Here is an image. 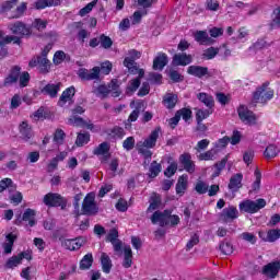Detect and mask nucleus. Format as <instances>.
Listing matches in <instances>:
<instances>
[{
	"label": "nucleus",
	"instance_id": "obj_1",
	"mask_svg": "<svg viewBox=\"0 0 280 280\" xmlns=\"http://www.w3.org/2000/svg\"><path fill=\"white\" fill-rule=\"evenodd\" d=\"M19 0H7L0 7V14L8 16V19H21L27 12V2H22L16 7ZM14 8H16L14 10ZM14 10V11H12Z\"/></svg>",
	"mask_w": 280,
	"mask_h": 280
},
{
	"label": "nucleus",
	"instance_id": "obj_2",
	"mask_svg": "<svg viewBox=\"0 0 280 280\" xmlns=\"http://www.w3.org/2000/svg\"><path fill=\"white\" fill-rule=\"evenodd\" d=\"M152 224H159L162 229L163 226H178L180 224V217L177 214H172V210L159 211L156 210L151 215Z\"/></svg>",
	"mask_w": 280,
	"mask_h": 280
},
{
	"label": "nucleus",
	"instance_id": "obj_3",
	"mask_svg": "<svg viewBox=\"0 0 280 280\" xmlns=\"http://www.w3.org/2000/svg\"><path fill=\"white\" fill-rule=\"evenodd\" d=\"M141 58V51H138L136 49H131L128 52V57L124 60V66L128 69L129 73H132V75H140V78H143L145 75V71L143 69H139V66H137L136 60H139Z\"/></svg>",
	"mask_w": 280,
	"mask_h": 280
},
{
	"label": "nucleus",
	"instance_id": "obj_4",
	"mask_svg": "<svg viewBox=\"0 0 280 280\" xmlns=\"http://www.w3.org/2000/svg\"><path fill=\"white\" fill-rule=\"evenodd\" d=\"M267 202L266 199L259 198L254 200L247 199L240 203V211H244V213H257L261 211L266 207Z\"/></svg>",
	"mask_w": 280,
	"mask_h": 280
},
{
	"label": "nucleus",
	"instance_id": "obj_5",
	"mask_svg": "<svg viewBox=\"0 0 280 280\" xmlns=\"http://www.w3.org/2000/svg\"><path fill=\"white\" fill-rule=\"evenodd\" d=\"M80 215H97L100 208L95 203V195L88 194L83 199L82 209Z\"/></svg>",
	"mask_w": 280,
	"mask_h": 280
},
{
	"label": "nucleus",
	"instance_id": "obj_6",
	"mask_svg": "<svg viewBox=\"0 0 280 280\" xmlns=\"http://www.w3.org/2000/svg\"><path fill=\"white\" fill-rule=\"evenodd\" d=\"M44 205L46 207H60L67 209V199L60 196V194L48 192L44 196Z\"/></svg>",
	"mask_w": 280,
	"mask_h": 280
},
{
	"label": "nucleus",
	"instance_id": "obj_7",
	"mask_svg": "<svg viewBox=\"0 0 280 280\" xmlns=\"http://www.w3.org/2000/svg\"><path fill=\"white\" fill-rule=\"evenodd\" d=\"M28 67L32 69H34V67H38L40 73H49V69H51V61H49L47 57H43V55H37L31 59Z\"/></svg>",
	"mask_w": 280,
	"mask_h": 280
},
{
	"label": "nucleus",
	"instance_id": "obj_8",
	"mask_svg": "<svg viewBox=\"0 0 280 280\" xmlns=\"http://www.w3.org/2000/svg\"><path fill=\"white\" fill-rule=\"evenodd\" d=\"M118 237H119V231H117V229H112L107 234L106 242H110L114 248V252L117 255H119V257H121L124 242H121V240H119Z\"/></svg>",
	"mask_w": 280,
	"mask_h": 280
},
{
	"label": "nucleus",
	"instance_id": "obj_9",
	"mask_svg": "<svg viewBox=\"0 0 280 280\" xmlns=\"http://www.w3.org/2000/svg\"><path fill=\"white\" fill-rule=\"evenodd\" d=\"M238 117L241 121L244 124H248L249 126H255L257 124V116L245 105H240L237 108Z\"/></svg>",
	"mask_w": 280,
	"mask_h": 280
},
{
	"label": "nucleus",
	"instance_id": "obj_10",
	"mask_svg": "<svg viewBox=\"0 0 280 280\" xmlns=\"http://www.w3.org/2000/svg\"><path fill=\"white\" fill-rule=\"evenodd\" d=\"M280 260L271 261L262 267V275L267 279H277L279 277Z\"/></svg>",
	"mask_w": 280,
	"mask_h": 280
},
{
	"label": "nucleus",
	"instance_id": "obj_11",
	"mask_svg": "<svg viewBox=\"0 0 280 280\" xmlns=\"http://www.w3.org/2000/svg\"><path fill=\"white\" fill-rule=\"evenodd\" d=\"M240 212L235 206H230L224 208L221 213L219 214V220L221 222H233V220H237Z\"/></svg>",
	"mask_w": 280,
	"mask_h": 280
},
{
	"label": "nucleus",
	"instance_id": "obj_12",
	"mask_svg": "<svg viewBox=\"0 0 280 280\" xmlns=\"http://www.w3.org/2000/svg\"><path fill=\"white\" fill-rule=\"evenodd\" d=\"M9 30L12 32V34L18 36H32V30H30V27H27V25L21 21L9 24Z\"/></svg>",
	"mask_w": 280,
	"mask_h": 280
},
{
	"label": "nucleus",
	"instance_id": "obj_13",
	"mask_svg": "<svg viewBox=\"0 0 280 280\" xmlns=\"http://www.w3.org/2000/svg\"><path fill=\"white\" fill-rule=\"evenodd\" d=\"M22 222H28V226H36V211L27 208L24 211L22 219L15 220L16 226H21Z\"/></svg>",
	"mask_w": 280,
	"mask_h": 280
},
{
	"label": "nucleus",
	"instance_id": "obj_14",
	"mask_svg": "<svg viewBox=\"0 0 280 280\" xmlns=\"http://www.w3.org/2000/svg\"><path fill=\"white\" fill-rule=\"evenodd\" d=\"M187 74L188 75H194L195 78H211V73H209V68L202 67V66H189L187 68Z\"/></svg>",
	"mask_w": 280,
	"mask_h": 280
},
{
	"label": "nucleus",
	"instance_id": "obj_15",
	"mask_svg": "<svg viewBox=\"0 0 280 280\" xmlns=\"http://www.w3.org/2000/svg\"><path fill=\"white\" fill-rule=\"evenodd\" d=\"M179 163L183 165L185 172L188 174H194L196 172V163L191 161L190 153H183L179 155Z\"/></svg>",
	"mask_w": 280,
	"mask_h": 280
},
{
	"label": "nucleus",
	"instance_id": "obj_16",
	"mask_svg": "<svg viewBox=\"0 0 280 280\" xmlns=\"http://www.w3.org/2000/svg\"><path fill=\"white\" fill-rule=\"evenodd\" d=\"M191 61H192L191 55L179 52L173 56L172 65L173 67H187V65H191Z\"/></svg>",
	"mask_w": 280,
	"mask_h": 280
},
{
	"label": "nucleus",
	"instance_id": "obj_17",
	"mask_svg": "<svg viewBox=\"0 0 280 280\" xmlns=\"http://www.w3.org/2000/svg\"><path fill=\"white\" fill-rule=\"evenodd\" d=\"M20 75L21 67L13 66L9 72V75L3 81V86H12V84H16V82H19Z\"/></svg>",
	"mask_w": 280,
	"mask_h": 280
},
{
	"label": "nucleus",
	"instance_id": "obj_18",
	"mask_svg": "<svg viewBox=\"0 0 280 280\" xmlns=\"http://www.w3.org/2000/svg\"><path fill=\"white\" fill-rule=\"evenodd\" d=\"M78 75L81 80H86V81L100 80V67H94L90 71L82 68L79 70Z\"/></svg>",
	"mask_w": 280,
	"mask_h": 280
},
{
	"label": "nucleus",
	"instance_id": "obj_19",
	"mask_svg": "<svg viewBox=\"0 0 280 280\" xmlns=\"http://www.w3.org/2000/svg\"><path fill=\"white\" fill-rule=\"evenodd\" d=\"M270 86V82H265L260 88L254 92L253 102L254 104H266V90Z\"/></svg>",
	"mask_w": 280,
	"mask_h": 280
},
{
	"label": "nucleus",
	"instance_id": "obj_20",
	"mask_svg": "<svg viewBox=\"0 0 280 280\" xmlns=\"http://www.w3.org/2000/svg\"><path fill=\"white\" fill-rule=\"evenodd\" d=\"M62 86V83H48L46 84L42 90V95H48V97L56 98L58 97V92L60 91V88Z\"/></svg>",
	"mask_w": 280,
	"mask_h": 280
},
{
	"label": "nucleus",
	"instance_id": "obj_21",
	"mask_svg": "<svg viewBox=\"0 0 280 280\" xmlns=\"http://www.w3.org/2000/svg\"><path fill=\"white\" fill-rule=\"evenodd\" d=\"M161 132V127L155 128L143 142H140V145L144 148H156V141H159V135Z\"/></svg>",
	"mask_w": 280,
	"mask_h": 280
},
{
	"label": "nucleus",
	"instance_id": "obj_22",
	"mask_svg": "<svg viewBox=\"0 0 280 280\" xmlns=\"http://www.w3.org/2000/svg\"><path fill=\"white\" fill-rule=\"evenodd\" d=\"M243 178L244 175L242 173H237L230 178L228 187L232 194H236V191H240V189H242Z\"/></svg>",
	"mask_w": 280,
	"mask_h": 280
},
{
	"label": "nucleus",
	"instance_id": "obj_23",
	"mask_svg": "<svg viewBox=\"0 0 280 280\" xmlns=\"http://www.w3.org/2000/svg\"><path fill=\"white\" fill-rule=\"evenodd\" d=\"M167 62H170L167 55L165 52H159L153 60L154 71H163L167 67Z\"/></svg>",
	"mask_w": 280,
	"mask_h": 280
},
{
	"label": "nucleus",
	"instance_id": "obj_24",
	"mask_svg": "<svg viewBox=\"0 0 280 280\" xmlns=\"http://www.w3.org/2000/svg\"><path fill=\"white\" fill-rule=\"evenodd\" d=\"M68 122L70 126H75L77 128H88V130H93L94 126L91 122H86L84 118L79 116H72L69 118Z\"/></svg>",
	"mask_w": 280,
	"mask_h": 280
},
{
	"label": "nucleus",
	"instance_id": "obj_25",
	"mask_svg": "<svg viewBox=\"0 0 280 280\" xmlns=\"http://www.w3.org/2000/svg\"><path fill=\"white\" fill-rule=\"evenodd\" d=\"M260 240L262 242H277L280 238V231L279 230H269L268 232L260 231L258 233Z\"/></svg>",
	"mask_w": 280,
	"mask_h": 280
},
{
	"label": "nucleus",
	"instance_id": "obj_26",
	"mask_svg": "<svg viewBox=\"0 0 280 280\" xmlns=\"http://www.w3.org/2000/svg\"><path fill=\"white\" fill-rule=\"evenodd\" d=\"M19 132H20L22 139H24V141H30V139H32V137H34V131L32 130V126H30V124H27V121H22L20 124Z\"/></svg>",
	"mask_w": 280,
	"mask_h": 280
},
{
	"label": "nucleus",
	"instance_id": "obj_27",
	"mask_svg": "<svg viewBox=\"0 0 280 280\" xmlns=\"http://www.w3.org/2000/svg\"><path fill=\"white\" fill-rule=\"evenodd\" d=\"M75 95V88L74 86H70L68 89H66L61 96L59 97L58 101V106H65V104H67V102H71V100H73V96Z\"/></svg>",
	"mask_w": 280,
	"mask_h": 280
},
{
	"label": "nucleus",
	"instance_id": "obj_28",
	"mask_svg": "<svg viewBox=\"0 0 280 280\" xmlns=\"http://www.w3.org/2000/svg\"><path fill=\"white\" fill-rule=\"evenodd\" d=\"M138 153L144 159L143 165L148 167L150 165V161H152V152L151 148L144 147L143 144H137Z\"/></svg>",
	"mask_w": 280,
	"mask_h": 280
},
{
	"label": "nucleus",
	"instance_id": "obj_29",
	"mask_svg": "<svg viewBox=\"0 0 280 280\" xmlns=\"http://www.w3.org/2000/svg\"><path fill=\"white\" fill-rule=\"evenodd\" d=\"M194 38L199 45H213V39L209 37L207 31H197Z\"/></svg>",
	"mask_w": 280,
	"mask_h": 280
},
{
	"label": "nucleus",
	"instance_id": "obj_30",
	"mask_svg": "<svg viewBox=\"0 0 280 280\" xmlns=\"http://www.w3.org/2000/svg\"><path fill=\"white\" fill-rule=\"evenodd\" d=\"M14 242H16V235L14 233H9L5 236V242L2 244L4 255L12 254V248H14Z\"/></svg>",
	"mask_w": 280,
	"mask_h": 280
},
{
	"label": "nucleus",
	"instance_id": "obj_31",
	"mask_svg": "<svg viewBox=\"0 0 280 280\" xmlns=\"http://www.w3.org/2000/svg\"><path fill=\"white\" fill-rule=\"evenodd\" d=\"M163 104L165 108H168V110H172V108L176 107V104H178V95L174 93H167L163 97Z\"/></svg>",
	"mask_w": 280,
	"mask_h": 280
},
{
	"label": "nucleus",
	"instance_id": "obj_32",
	"mask_svg": "<svg viewBox=\"0 0 280 280\" xmlns=\"http://www.w3.org/2000/svg\"><path fill=\"white\" fill-rule=\"evenodd\" d=\"M110 152V145H108V142L101 143L96 149H94L93 154L96 156H104L105 161H108L110 155H106Z\"/></svg>",
	"mask_w": 280,
	"mask_h": 280
},
{
	"label": "nucleus",
	"instance_id": "obj_33",
	"mask_svg": "<svg viewBox=\"0 0 280 280\" xmlns=\"http://www.w3.org/2000/svg\"><path fill=\"white\" fill-rule=\"evenodd\" d=\"M122 268H132V248L130 245L124 247Z\"/></svg>",
	"mask_w": 280,
	"mask_h": 280
},
{
	"label": "nucleus",
	"instance_id": "obj_34",
	"mask_svg": "<svg viewBox=\"0 0 280 280\" xmlns=\"http://www.w3.org/2000/svg\"><path fill=\"white\" fill-rule=\"evenodd\" d=\"M101 265L103 272H105V275H110V270L113 269V260H110V257L106 255V253H103L101 256Z\"/></svg>",
	"mask_w": 280,
	"mask_h": 280
},
{
	"label": "nucleus",
	"instance_id": "obj_35",
	"mask_svg": "<svg viewBox=\"0 0 280 280\" xmlns=\"http://www.w3.org/2000/svg\"><path fill=\"white\" fill-rule=\"evenodd\" d=\"M197 98L199 100V102L205 104V106H207V108H213V106H215V101H213V96H211L205 92L197 94Z\"/></svg>",
	"mask_w": 280,
	"mask_h": 280
},
{
	"label": "nucleus",
	"instance_id": "obj_36",
	"mask_svg": "<svg viewBox=\"0 0 280 280\" xmlns=\"http://www.w3.org/2000/svg\"><path fill=\"white\" fill-rule=\"evenodd\" d=\"M60 0H37L35 2V10H45V8H51V5H58Z\"/></svg>",
	"mask_w": 280,
	"mask_h": 280
},
{
	"label": "nucleus",
	"instance_id": "obj_37",
	"mask_svg": "<svg viewBox=\"0 0 280 280\" xmlns=\"http://www.w3.org/2000/svg\"><path fill=\"white\" fill-rule=\"evenodd\" d=\"M270 45H275V42L268 44L266 39L260 38L249 47V51H261V49H266V47H270Z\"/></svg>",
	"mask_w": 280,
	"mask_h": 280
},
{
	"label": "nucleus",
	"instance_id": "obj_38",
	"mask_svg": "<svg viewBox=\"0 0 280 280\" xmlns=\"http://www.w3.org/2000/svg\"><path fill=\"white\" fill-rule=\"evenodd\" d=\"M187 175L179 176L177 184H176V194L183 196L185 191H187Z\"/></svg>",
	"mask_w": 280,
	"mask_h": 280
},
{
	"label": "nucleus",
	"instance_id": "obj_39",
	"mask_svg": "<svg viewBox=\"0 0 280 280\" xmlns=\"http://www.w3.org/2000/svg\"><path fill=\"white\" fill-rule=\"evenodd\" d=\"M161 208V196L154 195L151 197L150 206L147 209V213H152V211H156V209Z\"/></svg>",
	"mask_w": 280,
	"mask_h": 280
},
{
	"label": "nucleus",
	"instance_id": "obj_40",
	"mask_svg": "<svg viewBox=\"0 0 280 280\" xmlns=\"http://www.w3.org/2000/svg\"><path fill=\"white\" fill-rule=\"evenodd\" d=\"M279 152L280 150L278 149L277 145L269 144L264 152V156L265 159H275L279 155Z\"/></svg>",
	"mask_w": 280,
	"mask_h": 280
},
{
	"label": "nucleus",
	"instance_id": "obj_41",
	"mask_svg": "<svg viewBox=\"0 0 280 280\" xmlns=\"http://www.w3.org/2000/svg\"><path fill=\"white\" fill-rule=\"evenodd\" d=\"M162 168L161 163L153 161L149 168V178H156L161 174Z\"/></svg>",
	"mask_w": 280,
	"mask_h": 280
},
{
	"label": "nucleus",
	"instance_id": "obj_42",
	"mask_svg": "<svg viewBox=\"0 0 280 280\" xmlns=\"http://www.w3.org/2000/svg\"><path fill=\"white\" fill-rule=\"evenodd\" d=\"M93 266V254H86L80 261V270H89Z\"/></svg>",
	"mask_w": 280,
	"mask_h": 280
},
{
	"label": "nucleus",
	"instance_id": "obj_43",
	"mask_svg": "<svg viewBox=\"0 0 280 280\" xmlns=\"http://www.w3.org/2000/svg\"><path fill=\"white\" fill-rule=\"evenodd\" d=\"M48 23L49 22H47V20L35 19L32 23V27L37 30V32H45V30H47Z\"/></svg>",
	"mask_w": 280,
	"mask_h": 280
},
{
	"label": "nucleus",
	"instance_id": "obj_44",
	"mask_svg": "<svg viewBox=\"0 0 280 280\" xmlns=\"http://www.w3.org/2000/svg\"><path fill=\"white\" fill-rule=\"evenodd\" d=\"M20 264H21V258L19 257V255H15V256L10 257L7 260L4 268L7 270H13V268H16V266H20Z\"/></svg>",
	"mask_w": 280,
	"mask_h": 280
},
{
	"label": "nucleus",
	"instance_id": "obj_45",
	"mask_svg": "<svg viewBox=\"0 0 280 280\" xmlns=\"http://www.w3.org/2000/svg\"><path fill=\"white\" fill-rule=\"evenodd\" d=\"M65 137H67V133H65V130L57 129L54 133L52 141L56 143V145H62L65 143Z\"/></svg>",
	"mask_w": 280,
	"mask_h": 280
},
{
	"label": "nucleus",
	"instance_id": "obj_46",
	"mask_svg": "<svg viewBox=\"0 0 280 280\" xmlns=\"http://www.w3.org/2000/svg\"><path fill=\"white\" fill-rule=\"evenodd\" d=\"M89 141H91V135L89 132L78 133L75 144L79 148H82V145H85V143H89Z\"/></svg>",
	"mask_w": 280,
	"mask_h": 280
},
{
	"label": "nucleus",
	"instance_id": "obj_47",
	"mask_svg": "<svg viewBox=\"0 0 280 280\" xmlns=\"http://www.w3.org/2000/svg\"><path fill=\"white\" fill-rule=\"evenodd\" d=\"M215 154H218V149H211L199 154V161H213Z\"/></svg>",
	"mask_w": 280,
	"mask_h": 280
},
{
	"label": "nucleus",
	"instance_id": "obj_48",
	"mask_svg": "<svg viewBox=\"0 0 280 280\" xmlns=\"http://www.w3.org/2000/svg\"><path fill=\"white\" fill-rule=\"evenodd\" d=\"M229 161V158H223L220 162L214 164L215 171L213 173L214 177L220 176V174H222V170H224L226 167V163Z\"/></svg>",
	"mask_w": 280,
	"mask_h": 280
},
{
	"label": "nucleus",
	"instance_id": "obj_49",
	"mask_svg": "<svg viewBox=\"0 0 280 280\" xmlns=\"http://www.w3.org/2000/svg\"><path fill=\"white\" fill-rule=\"evenodd\" d=\"M8 36L3 37V32L0 31V56L2 58H5L8 56V48H5V45H8Z\"/></svg>",
	"mask_w": 280,
	"mask_h": 280
},
{
	"label": "nucleus",
	"instance_id": "obj_50",
	"mask_svg": "<svg viewBox=\"0 0 280 280\" xmlns=\"http://www.w3.org/2000/svg\"><path fill=\"white\" fill-rule=\"evenodd\" d=\"M94 95H96L97 97H107L108 93H110V88L106 86V85H98L94 91H93Z\"/></svg>",
	"mask_w": 280,
	"mask_h": 280
},
{
	"label": "nucleus",
	"instance_id": "obj_51",
	"mask_svg": "<svg viewBox=\"0 0 280 280\" xmlns=\"http://www.w3.org/2000/svg\"><path fill=\"white\" fill-rule=\"evenodd\" d=\"M141 78H143V77H140V74H138V78L129 81L127 91H129L130 93H135V91H137V89H139V86H141Z\"/></svg>",
	"mask_w": 280,
	"mask_h": 280
},
{
	"label": "nucleus",
	"instance_id": "obj_52",
	"mask_svg": "<svg viewBox=\"0 0 280 280\" xmlns=\"http://www.w3.org/2000/svg\"><path fill=\"white\" fill-rule=\"evenodd\" d=\"M176 113H177V115H179V119L182 117V119H184V121H186V122L189 121V119H191V117L194 115V113L187 107L178 109Z\"/></svg>",
	"mask_w": 280,
	"mask_h": 280
},
{
	"label": "nucleus",
	"instance_id": "obj_53",
	"mask_svg": "<svg viewBox=\"0 0 280 280\" xmlns=\"http://www.w3.org/2000/svg\"><path fill=\"white\" fill-rule=\"evenodd\" d=\"M217 54H220V49L215 47H210L205 50L202 56L203 58H206V60H213Z\"/></svg>",
	"mask_w": 280,
	"mask_h": 280
},
{
	"label": "nucleus",
	"instance_id": "obj_54",
	"mask_svg": "<svg viewBox=\"0 0 280 280\" xmlns=\"http://www.w3.org/2000/svg\"><path fill=\"white\" fill-rule=\"evenodd\" d=\"M178 170V163L176 162H172L167 168L164 171V176H167V178H172V176H174V174H176Z\"/></svg>",
	"mask_w": 280,
	"mask_h": 280
},
{
	"label": "nucleus",
	"instance_id": "obj_55",
	"mask_svg": "<svg viewBox=\"0 0 280 280\" xmlns=\"http://www.w3.org/2000/svg\"><path fill=\"white\" fill-rule=\"evenodd\" d=\"M65 58H67V54H65L62 50H58L54 55L52 62L57 66L62 65V62H65Z\"/></svg>",
	"mask_w": 280,
	"mask_h": 280
},
{
	"label": "nucleus",
	"instance_id": "obj_56",
	"mask_svg": "<svg viewBox=\"0 0 280 280\" xmlns=\"http://www.w3.org/2000/svg\"><path fill=\"white\" fill-rule=\"evenodd\" d=\"M19 80H20V88L25 89V86L30 84V80H31L30 72L27 71L22 72L19 77Z\"/></svg>",
	"mask_w": 280,
	"mask_h": 280
},
{
	"label": "nucleus",
	"instance_id": "obj_57",
	"mask_svg": "<svg viewBox=\"0 0 280 280\" xmlns=\"http://www.w3.org/2000/svg\"><path fill=\"white\" fill-rule=\"evenodd\" d=\"M275 18L272 19L270 26L272 30H277V27H280V7H278L273 11Z\"/></svg>",
	"mask_w": 280,
	"mask_h": 280
},
{
	"label": "nucleus",
	"instance_id": "obj_58",
	"mask_svg": "<svg viewBox=\"0 0 280 280\" xmlns=\"http://www.w3.org/2000/svg\"><path fill=\"white\" fill-rule=\"evenodd\" d=\"M94 5H97V0H93L92 2L88 3L84 8H82V9L79 11V14H80L81 16H86V14H89L90 12H92Z\"/></svg>",
	"mask_w": 280,
	"mask_h": 280
},
{
	"label": "nucleus",
	"instance_id": "obj_59",
	"mask_svg": "<svg viewBox=\"0 0 280 280\" xmlns=\"http://www.w3.org/2000/svg\"><path fill=\"white\" fill-rule=\"evenodd\" d=\"M101 45L104 49H110L113 47V39L106 35H101L100 37Z\"/></svg>",
	"mask_w": 280,
	"mask_h": 280
},
{
	"label": "nucleus",
	"instance_id": "obj_60",
	"mask_svg": "<svg viewBox=\"0 0 280 280\" xmlns=\"http://www.w3.org/2000/svg\"><path fill=\"white\" fill-rule=\"evenodd\" d=\"M241 238H243L244 242H248L249 244H257V236H255L253 233L243 232L241 234Z\"/></svg>",
	"mask_w": 280,
	"mask_h": 280
},
{
	"label": "nucleus",
	"instance_id": "obj_61",
	"mask_svg": "<svg viewBox=\"0 0 280 280\" xmlns=\"http://www.w3.org/2000/svg\"><path fill=\"white\" fill-rule=\"evenodd\" d=\"M211 115L209 109H198L196 113V120L197 121H205Z\"/></svg>",
	"mask_w": 280,
	"mask_h": 280
},
{
	"label": "nucleus",
	"instance_id": "obj_62",
	"mask_svg": "<svg viewBox=\"0 0 280 280\" xmlns=\"http://www.w3.org/2000/svg\"><path fill=\"white\" fill-rule=\"evenodd\" d=\"M220 250L223 255H233V245L231 243H221Z\"/></svg>",
	"mask_w": 280,
	"mask_h": 280
},
{
	"label": "nucleus",
	"instance_id": "obj_63",
	"mask_svg": "<svg viewBox=\"0 0 280 280\" xmlns=\"http://www.w3.org/2000/svg\"><path fill=\"white\" fill-rule=\"evenodd\" d=\"M85 244H86V238H84L83 236L73 238L72 250H80V247L84 246Z\"/></svg>",
	"mask_w": 280,
	"mask_h": 280
},
{
	"label": "nucleus",
	"instance_id": "obj_64",
	"mask_svg": "<svg viewBox=\"0 0 280 280\" xmlns=\"http://www.w3.org/2000/svg\"><path fill=\"white\" fill-rule=\"evenodd\" d=\"M195 191L200 195L207 194V191H209V185L205 182H198L195 186Z\"/></svg>",
	"mask_w": 280,
	"mask_h": 280
}]
</instances>
